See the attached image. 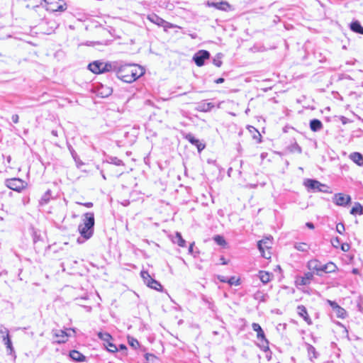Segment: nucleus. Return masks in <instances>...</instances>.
<instances>
[{"label": "nucleus", "mask_w": 363, "mask_h": 363, "mask_svg": "<svg viewBox=\"0 0 363 363\" xmlns=\"http://www.w3.org/2000/svg\"><path fill=\"white\" fill-rule=\"evenodd\" d=\"M145 74L144 69L135 64L121 65L116 69V77L126 83H132Z\"/></svg>", "instance_id": "nucleus-1"}, {"label": "nucleus", "mask_w": 363, "mask_h": 363, "mask_svg": "<svg viewBox=\"0 0 363 363\" xmlns=\"http://www.w3.org/2000/svg\"><path fill=\"white\" fill-rule=\"evenodd\" d=\"M83 222L78 226L80 235L86 240L89 239L94 233V213H86L83 216Z\"/></svg>", "instance_id": "nucleus-2"}, {"label": "nucleus", "mask_w": 363, "mask_h": 363, "mask_svg": "<svg viewBox=\"0 0 363 363\" xmlns=\"http://www.w3.org/2000/svg\"><path fill=\"white\" fill-rule=\"evenodd\" d=\"M304 185L310 190L314 192H323V193H331L329 190V187L320 183V182L314 179H306L304 182Z\"/></svg>", "instance_id": "nucleus-3"}, {"label": "nucleus", "mask_w": 363, "mask_h": 363, "mask_svg": "<svg viewBox=\"0 0 363 363\" xmlns=\"http://www.w3.org/2000/svg\"><path fill=\"white\" fill-rule=\"evenodd\" d=\"M252 328L254 331L257 332V338L259 341V346L264 351L268 350H269V342L267 340L264 333L263 330L262 329L261 326L257 323H253L252 324Z\"/></svg>", "instance_id": "nucleus-4"}, {"label": "nucleus", "mask_w": 363, "mask_h": 363, "mask_svg": "<svg viewBox=\"0 0 363 363\" xmlns=\"http://www.w3.org/2000/svg\"><path fill=\"white\" fill-rule=\"evenodd\" d=\"M46 4V9L48 11L55 12V11H63L67 9V5L62 1V0H44Z\"/></svg>", "instance_id": "nucleus-5"}, {"label": "nucleus", "mask_w": 363, "mask_h": 363, "mask_svg": "<svg viewBox=\"0 0 363 363\" xmlns=\"http://www.w3.org/2000/svg\"><path fill=\"white\" fill-rule=\"evenodd\" d=\"M141 277L143 278L145 284L150 288L157 291H162V286L159 281L151 277L149 273L146 271L140 272Z\"/></svg>", "instance_id": "nucleus-6"}, {"label": "nucleus", "mask_w": 363, "mask_h": 363, "mask_svg": "<svg viewBox=\"0 0 363 363\" xmlns=\"http://www.w3.org/2000/svg\"><path fill=\"white\" fill-rule=\"evenodd\" d=\"M5 183L8 188L18 192L23 189L26 185L24 181L19 178L6 179Z\"/></svg>", "instance_id": "nucleus-7"}, {"label": "nucleus", "mask_w": 363, "mask_h": 363, "mask_svg": "<svg viewBox=\"0 0 363 363\" xmlns=\"http://www.w3.org/2000/svg\"><path fill=\"white\" fill-rule=\"evenodd\" d=\"M272 245V241L269 238H266L265 239H263L258 242L257 247L260 252L262 253V255L265 259H269L271 257V253L270 252L267 251V252L264 251V250H269L271 248Z\"/></svg>", "instance_id": "nucleus-8"}, {"label": "nucleus", "mask_w": 363, "mask_h": 363, "mask_svg": "<svg viewBox=\"0 0 363 363\" xmlns=\"http://www.w3.org/2000/svg\"><path fill=\"white\" fill-rule=\"evenodd\" d=\"M53 342L61 344L65 343L68 340L69 335L67 333L62 330H52Z\"/></svg>", "instance_id": "nucleus-9"}, {"label": "nucleus", "mask_w": 363, "mask_h": 363, "mask_svg": "<svg viewBox=\"0 0 363 363\" xmlns=\"http://www.w3.org/2000/svg\"><path fill=\"white\" fill-rule=\"evenodd\" d=\"M210 57V53L207 50H201L197 52L193 57L196 65L201 67L204 65V61Z\"/></svg>", "instance_id": "nucleus-10"}, {"label": "nucleus", "mask_w": 363, "mask_h": 363, "mask_svg": "<svg viewBox=\"0 0 363 363\" xmlns=\"http://www.w3.org/2000/svg\"><path fill=\"white\" fill-rule=\"evenodd\" d=\"M351 201V197L342 193L335 194L333 198V202L337 206H345Z\"/></svg>", "instance_id": "nucleus-11"}, {"label": "nucleus", "mask_w": 363, "mask_h": 363, "mask_svg": "<svg viewBox=\"0 0 363 363\" xmlns=\"http://www.w3.org/2000/svg\"><path fill=\"white\" fill-rule=\"evenodd\" d=\"M206 6L208 7H214L218 10L227 11L230 8V4L225 1H220L219 2L207 1Z\"/></svg>", "instance_id": "nucleus-12"}, {"label": "nucleus", "mask_w": 363, "mask_h": 363, "mask_svg": "<svg viewBox=\"0 0 363 363\" xmlns=\"http://www.w3.org/2000/svg\"><path fill=\"white\" fill-rule=\"evenodd\" d=\"M184 138L187 140L190 143L196 146L198 150L200 152L205 148V145L201 143L199 140L196 139L191 133H187Z\"/></svg>", "instance_id": "nucleus-13"}, {"label": "nucleus", "mask_w": 363, "mask_h": 363, "mask_svg": "<svg viewBox=\"0 0 363 363\" xmlns=\"http://www.w3.org/2000/svg\"><path fill=\"white\" fill-rule=\"evenodd\" d=\"M297 313L298 314L303 318V320L308 324H312V320L309 317L306 308L303 305H299L297 307Z\"/></svg>", "instance_id": "nucleus-14"}, {"label": "nucleus", "mask_w": 363, "mask_h": 363, "mask_svg": "<svg viewBox=\"0 0 363 363\" xmlns=\"http://www.w3.org/2000/svg\"><path fill=\"white\" fill-rule=\"evenodd\" d=\"M104 62L95 61L89 65V69L93 73L100 74L104 72L103 69Z\"/></svg>", "instance_id": "nucleus-15"}, {"label": "nucleus", "mask_w": 363, "mask_h": 363, "mask_svg": "<svg viewBox=\"0 0 363 363\" xmlns=\"http://www.w3.org/2000/svg\"><path fill=\"white\" fill-rule=\"evenodd\" d=\"M322 263L317 259H313L308 262L309 269L315 271L318 275H321L320 269H322Z\"/></svg>", "instance_id": "nucleus-16"}, {"label": "nucleus", "mask_w": 363, "mask_h": 363, "mask_svg": "<svg viewBox=\"0 0 363 363\" xmlns=\"http://www.w3.org/2000/svg\"><path fill=\"white\" fill-rule=\"evenodd\" d=\"M214 107V104L204 101L198 103L196 109L201 112H208Z\"/></svg>", "instance_id": "nucleus-17"}, {"label": "nucleus", "mask_w": 363, "mask_h": 363, "mask_svg": "<svg viewBox=\"0 0 363 363\" xmlns=\"http://www.w3.org/2000/svg\"><path fill=\"white\" fill-rule=\"evenodd\" d=\"M350 158L357 165L363 166V155L357 152H352L350 155Z\"/></svg>", "instance_id": "nucleus-18"}, {"label": "nucleus", "mask_w": 363, "mask_h": 363, "mask_svg": "<svg viewBox=\"0 0 363 363\" xmlns=\"http://www.w3.org/2000/svg\"><path fill=\"white\" fill-rule=\"evenodd\" d=\"M147 19L150 21H151L152 23H153L159 26H162V25H164V23H165V21L163 18H160V16H158L157 15H156L155 13L148 15Z\"/></svg>", "instance_id": "nucleus-19"}, {"label": "nucleus", "mask_w": 363, "mask_h": 363, "mask_svg": "<svg viewBox=\"0 0 363 363\" xmlns=\"http://www.w3.org/2000/svg\"><path fill=\"white\" fill-rule=\"evenodd\" d=\"M69 357L72 359L75 362H82L85 360V356L83 355L81 352L77 350H72L69 352Z\"/></svg>", "instance_id": "nucleus-20"}, {"label": "nucleus", "mask_w": 363, "mask_h": 363, "mask_svg": "<svg viewBox=\"0 0 363 363\" xmlns=\"http://www.w3.org/2000/svg\"><path fill=\"white\" fill-rule=\"evenodd\" d=\"M337 269V266L333 262H330L327 264H322V269H320V272L325 273H332L335 272Z\"/></svg>", "instance_id": "nucleus-21"}, {"label": "nucleus", "mask_w": 363, "mask_h": 363, "mask_svg": "<svg viewBox=\"0 0 363 363\" xmlns=\"http://www.w3.org/2000/svg\"><path fill=\"white\" fill-rule=\"evenodd\" d=\"M310 128L313 132H318L323 128V123L318 119H313L310 121Z\"/></svg>", "instance_id": "nucleus-22"}, {"label": "nucleus", "mask_w": 363, "mask_h": 363, "mask_svg": "<svg viewBox=\"0 0 363 363\" xmlns=\"http://www.w3.org/2000/svg\"><path fill=\"white\" fill-rule=\"evenodd\" d=\"M99 339L104 342V346L111 342L112 336L108 333L99 332L97 334Z\"/></svg>", "instance_id": "nucleus-23"}, {"label": "nucleus", "mask_w": 363, "mask_h": 363, "mask_svg": "<svg viewBox=\"0 0 363 363\" xmlns=\"http://www.w3.org/2000/svg\"><path fill=\"white\" fill-rule=\"evenodd\" d=\"M272 277V274H270L265 271H260L259 272V278L263 284H267L270 281Z\"/></svg>", "instance_id": "nucleus-24"}, {"label": "nucleus", "mask_w": 363, "mask_h": 363, "mask_svg": "<svg viewBox=\"0 0 363 363\" xmlns=\"http://www.w3.org/2000/svg\"><path fill=\"white\" fill-rule=\"evenodd\" d=\"M350 27L353 32L363 35V27L358 21L352 22Z\"/></svg>", "instance_id": "nucleus-25"}, {"label": "nucleus", "mask_w": 363, "mask_h": 363, "mask_svg": "<svg viewBox=\"0 0 363 363\" xmlns=\"http://www.w3.org/2000/svg\"><path fill=\"white\" fill-rule=\"evenodd\" d=\"M173 242L177 244L180 247H185L186 241L183 239L180 233L177 232L175 236L173 238Z\"/></svg>", "instance_id": "nucleus-26"}, {"label": "nucleus", "mask_w": 363, "mask_h": 363, "mask_svg": "<svg viewBox=\"0 0 363 363\" xmlns=\"http://www.w3.org/2000/svg\"><path fill=\"white\" fill-rule=\"evenodd\" d=\"M307 351H308V354L309 359L311 361L313 359H316L318 357V354L316 352L315 348L313 345L308 344L307 345Z\"/></svg>", "instance_id": "nucleus-27"}, {"label": "nucleus", "mask_w": 363, "mask_h": 363, "mask_svg": "<svg viewBox=\"0 0 363 363\" xmlns=\"http://www.w3.org/2000/svg\"><path fill=\"white\" fill-rule=\"evenodd\" d=\"M313 277V274L311 272L304 274V276L302 277L299 281V284L303 286L309 284Z\"/></svg>", "instance_id": "nucleus-28"}, {"label": "nucleus", "mask_w": 363, "mask_h": 363, "mask_svg": "<svg viewBox=\"0 0 363 363\" xmlns=\"http://www.w3.org/2000/svg\"><path fill=\"white\" fill-rule=\"evenodd\" d=\"M350 213L352 215H363V206L359 203H355L350 210Z\"/></svg>", "instance_id": "nucleus-29"}, {"label": "nucleus", "mask_w": 363, "mask_h": 363, "mask_svg": "<svg viewBox=\"0 0 363 363\" xmlns=\"http://www.w3.org/2000/svg\"><path fill=\"white\" fill-rule=\"evenodd\" d=\"M294 248L300 252H308L310 246L306 242H295Z\"/></svg>", "instance_id": "nucleus-30"}, {"label": "nucleus", "mask_w": 363, "mask_h": 363, "mask_svg": "<svg viewBox=\"0 0 363 363\" xmlns=\"http://www.w3.org/2000/svg\"><path fill=\"white\" fill-rule=\"evenodd\" d=\"M2 342L5 345L7 349L8 353L9 354H11L13 352H14V350H13V347L12 345V342L10 338V336L6 337V339L2 340Z\"/></svg>", "instance_id": "nucleus-31"}, {"label": "nucleus", "mask_w": 363, "mask_h": 363, "mask_svg": "<svg viewBox=\"0 0 363 363\" xmlns=\"http://www.w3.org/2000/svg\"><path fill=\"white\" fill-rule=\"evenodd\" d=\"M107 162L116 166H124L123 162L116 157L110 156L107 158Z\"/></svg>", "instance_id": "nucleus-32"}, {"label": "nucleus", "mask_w": 363, "mask_h": 363, "mask_svg": "<svg viewBox=\"0 0 363 363\" xmlns=\"http://www.w3.org/2000/svg\"><path fill=\"white\" fill-rule=\"evenodd\" d=\"M51 199L50 190H48L41 197L39 203L41 206L47 204Z\"/></svg>", "instance_id": "nucleus-33"}, {"label": "nucleus", "mask_w": 363, "mask_h": 363, "mask_svg": "<svg viewBox=\"0 0 363 363\" xmlns=\"http://www.w3.org/2000/svg\"><path fill=\"white\" fill-rule=\"evenodd\" d=\"M9 337V330L4 325H0V339L2 340Z\"/></svg>", "instance_id": "nucleus-34"}, {"label": "nucleus", "mask_w": 363, "mask_h": 363, "mask_svg": "<svg viewBox=\"0 0 363 363\" xmlns=\"http://www.w3.org/2000/svg\"><path fill=\"white\" fill-rule=\"evenodd\" d=\"M338 318H344L346 315V311L338 305H335V310Z\"/></svg>", "instance_id": "nucleus-35"}, {"label": "nucleus", "mask_w": 363, "mask_h": 363, "mask_svg": "<svg viewBox=\"0 0 363 363\" xmlns=\"http://www.w3.org/2000/svg\"><path fill=\"white\" fill-rule=\"evenodd\" d=\"M117 69H118V67H116L115 65H113L111 63H104V66H103L104 72H110V71H115L116 72Z\"/></svg>", "instance_id": "nucleus-36"}, {"label": "nucleus", "mask_w": 363, "mask_h": 363, "mask_svg": "<svg viewBox=\"0 0 363 363\" xmlns=\"http://www.w3.org/2000/svg\"><path fill=\"white\" fill-rule=\"evenodd\" d=\"M215 242L219 245H225L226 244L224 238L220 235H216L214 237Z\"/></svg>", "instance_id": "nucleus-37"}, {"label": "nucleus", "mask_w": 363, "mask_h": 363, "mask_svg": "<svg viewBox=\"0 0 363 363\" xmlns=\"http://www.w3.org/2000/svg\"><path fill=\"white\" fill-rule=\"evenodd\" d=\"M105 347H106L107 350L110 352L114 353L118 351V347H116V345H114L112 342L108 344Z\"/></svg>", "instance_id": "nucleus-38"}, {"label": "nucleus", "mask_w": 363, "mask_h": 363, "mask_svg": "<svg viewBox=\"0 0 363 363\" xmlns=\"http://www.w3.org/2000/svg\"><path fill=\"white\" fill-rule=\"evenodd\" d=\"M213 63L218 67H220L222 65L221 54H218L213 59Z\"/></svg>", "instance_id": "nucleus-39"}, {"label": "nucleus", "mask_w": 363, "mask_h": 363, "mask_svg": "<svg viewBox=\"0 0 363 363\" xmlns=\"http://www.w3.org/2000/svg\"><path fill=\"white\" fill-rule=\"evenodd\" d=\"M228 283L230 285H235L238 286L240 284L239 279H236L235 277H232L230 279H228Z\"/></svg>", "instance_id": "nucleus-40"}, {"label": "nucleus", "mask_w": 363, "mask_h": 363, "mask_svg": "<svg viewBox=\"0 0 363 363\" xmlns=\"http://www.w3.org/2000/svg\"><path fill=\"white\" fill-rule=\"evenodd\" d=\"M336 230L338 233L340 234H342L343 232L345 231V226L342 223H338L337 225H336Z\"/></svg>", "instance_id": "nucleus-41"}, {"label": "nucleus", "mask_w": 363, "mask_h": 363, "mask_svg": "<svg viewBox=\"0 0 363 363\" xmlns=\"http://www.w3.org/2000/svg\"><path fill=\"white\" fill-rule=\"evenodd\" d=\"M249 128V130H250V132H252V131H253V130H254V131L256 133V134L253 136V138H257V137H261L260 133H259L258 132V130H256L254 127H252V126H249V128Z\"/></svg>", "instance_id": "nucleus-42"}, {"label": "nucleus", "mask_w": 363, "mask_h": 363, "mask_svg": "<svg viewBox=\"0 0 363 363\" xmlns=\"http://www.w3.org/2000/svg\"><path fill=\"white\" fill-rule=\"evenodd\" d=\"M76 203L84 206L86 208H91L93 206V203L91 202H86V203H82V202H76Z\"/></svg>", "instance_id": "nucleus-43"}, {"label": "nucleus", "mask_w": 363, "mask_h": 363, "mask_svg": "<svg viewBox=\"0 0 363 363\" xmlns=\"http://www.w3.org/2000/svg\"><path fill=\"white\" fill-rule=\"evenodd\" d=\"M162 27H164V30H167V28H172L176 27V26L165 21V23H164V25H162Z\"/></svg>", "instance_id": "nucleus-44"}, {"label": "nucleus", "mask_w": 363, "mask_h": 363, "mask_svg": "<svg viewBox=\"0 0 363 363\" xmlns=\"http://www.w3.org/2000/svg\"><path fill=\"white\" fill-rule=\"evenodd\" d=\"M339 244H340V239L338 238H335L334 240H332V245L335 247H337Z\"/></svg>", "instance_id": "nucleus-45"}, {"label": "nucleus", "mask_w": 363, "mask_h": 363, "mask_svg": "<svg viewBox=\"0 0 363 363\" xmlns=\"http://www.w3.org/2000/svg\"><path fill=\"white\" fill-rule=\"evenodd\" d=\"M18 119H19V117H18V116L17 114H14L11 117V120H12V121L14 123H18Z\"/></svg>", "instance_id": "nucleus-46"}, {"label": "nucleus", "mask_w": 363, "mask_h": 363, "mask_svg": "<svg viewBox=\"0 0 363 363\" xmlns=\"http://www.w3.org/2000/svg\"><path fill=\"white\" fill-rule=\"evenodd\" d=\"M194 242H192L189 247V253L190 255H194Z\"/></svg>", "instance_id": "nucleus-47"}, {"label": "nucleus", "mask_w": 363, "mask_h": 363, "mask_svg": "<svg viewBox=\"0 0 363 363\" xmlns=\"http://www.w3.org/2000/svg\"><path fill=\"white\" fill-rule=\"evenodd\" d=\"M111 91L112 90L109 88L106 89V93H104V95H103L102 96L104 97V96H108V95H110L111 94Z\"/></svg>", "instance_id": "nucleus-48"}, {"label": "nucleus", "mask_w": 363, "mask_h": 363, "mask_svg": "<svg viewBox=\"0 0 363 363\" xmlns=\"http://www.w3.org/2000/svg\"><path fill=\"white\" fill-rule=\"evenodd\" d=\"M218 279L221 282H228V279L225 278V277H221V276H219Z\"/></svg>", "instance_id": "nucleus-49"}, {"label": "nucleus", "mask_w": 363, "mask_h": 363, "mask_svg": "<svg viewBox=\"0 0 363 363\" xmlns=\"http://www.w3.org/2000/svg\"><path fill=\"white\" fill-rule=\"evenodd\" d=\"M306 225L308 228H310V229H313V228H314V225H313L312 223H311V222H308V223H306Z\"/></svg>", "instance_id": "nucleus-50"}, {"label": "nucleus", "mask_w": 363, "mask_h": 363, "mask_svg": "<svg viewBox=\"0 0 363 363\" xmlns=\"http://www.w3.org/2000/svg\"><path fill=\"white\" fill-rule=\"evenodd\" d=\"M224 82V79L223 78H218L217 79L215 82L216 84H220V83H223Z\"/></svg>", "instance_id": "nucleus-51"}, {"label": "nucleus", "mask_w": 363, "mask_h": 363, "mask_svg": "<svg viewBox=\"0 0 363 363\" xmlns=\"http://www.w3.org/2000/svg\"><path fill=\"white\" fill-rule=\"evenodd\" d=\"M329 303L330 305L332 306L333 309L335 310V305H337V303L331 301H329Z\"/></svg>", "instance_id": "nucleus-52"}, {"label": "nucleus", "mask_w": 363, "mask_h": 363, "mask_svg": "<svg viewBox=\"0 0 363 363\" xmlns=\"http://www.w3.org/2000/svg\"><path fill=\"white\" fill-rule=\"evenodd\" d=\"M71 154L74 160H76L77 153L74 152L73 149L70 150Z\"/></svg>", "instance_id": "nucleus-53"}, {"label": "nucleus", "mask_w": 363, "mask_h": 363, "mask_svg": "<svg viewBox=\"0 0 363 363\" xmlns=\"http://www.w3.org/2000/svg\"><path fill=\"white\" fill-rule=\"evenodd\" d=\"M51 134H52L53 136H55V137H57V136H58L57 131V130H52L51 131Z\"/></svg>", "instance_id": "nucleus-54"}, {"label": "nucleus", "mask_w": 363, "mask_h": 363, "mask_svg": "<svg viewBox=\"0 0 363 363\" xmlns=\"http://www.w3.org/2000/svg\"><path fill=\"white\" fill-rule=\"evenodd\" d=\"M130 344H131V345H132V346H133V347H134V346H135V345H139V343H138V340H133V341L131 342V343H130Z\"/></svg>", "instance_id": "nucleus-55"}, {"label": "nucleus", "mask_w": 363, "mask_h": 363, "mask_svg": "<svg viewBox=\"0 0 363 363\" xmlns=\"http://www.w3.org/2000/svg\"><path fill=\"white\" fill-rule=\"evenodd\" d=\"M348 248H349V246H348V245H346V246H345V245H342V250L343 251H345V252L347 251Z\"/></svg>", "instance_id": "nucleus-56"}, {"label": "nucleus", "mask_w": 363, "mask_h": 363, "mask_svg": "<svg viewBox=\"0 0 363 363\" xmlns=\"http://www.w3.org/2000/svg\"><path fill=\"white\" fill-rule=\"evenodd\" d=\"M123 206H128L129 204V201L127 200H125L124 202L122 203Z\"/></svg>", "instance_id": "nucleus-57"}, {"label": "nucleus", "mask_w": 363, "mask_h": 363, "mask_svg": "<svg viewBox=\"0 0 363 363\" xmlns=\"http://www.w3.org/2000/svg\"><path fill=\"white\" fill-rule=\"evenodd\" d=\"M352 273L354 274H358V269H353Z\"/></svg>", "instance_id": "nucleus-58"}, {"label": "nucleus", "mask_w": 363, "mask_h": 363, "mask_svg": "<svg viewBox=\"0 0 363 363\" xmlns=\"http://www.w3.org/2000/svg\"><path fill=\"white\" fill-rule=\"evenodd\" d=\"M121 349H126V347L124 345H120Z\"/></svg>", "instance_id": "nucleus-59"}, {"label": "nucleus", "mask_w": 363, "mask_h": 363, "mask_svg": "<svg viewBox=\"0 0 363 363\" xmlns=\"http://www.w3.org/2000/svg\"><path fill=\"white\" fill-rule=\"evenodd\" d=\"M345 119L346 118L345 117L342 118V121L343 123H345Z\"/></svg>", "instance_id": "nucleus-60"}, {"label": "nucleus", "mask_w": 363, "mask_h": 363, "mask_svg": "<svg viewBox=\"0 0 363 363\" xmlns=\"http://www.w3.org/2000/svg\"><path fill=\"white\" fill-rule=\"evenodd\" d=\"M10 160H11V157H8V161L9 162V161H10Z\"/></svg>", "instance_id": "nucleus-61"}]
</instances>
